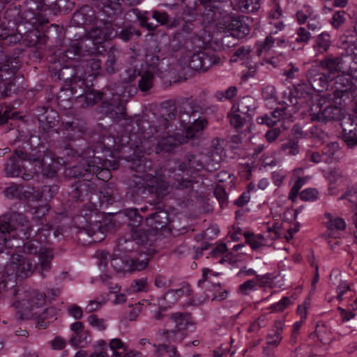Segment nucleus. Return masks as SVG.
<instances>
[{
    "instance_id": "a18cd8bd",
    "label": "nucleus",
    "mask_w": 357,
    "mask_h": 357,
    "mask_svg": "<svg viewBox=\"0 0 357 357\" xmlns=\"http://www.w3.org/2000/svg\"><path fill=\"white\" fill-rule=\"evenodd\" d=\"M347 13L344 10H338L333 13L331 24L334 29H339L341 26H342L347 19H346Z\"/></svg>"
},
{
    "instance_id": "49530a36",
    "label": "nucleus",
    "mask_w": 357,
    "mask_h": 357,
    "mask_svg": "<svg viewBox=\"0 0 357 357\" xmlns=\"http://www.w3.org/2000/svg\"><path fill=\"white\" fill-rule=\"evenodd\" d=\"M299 197L304 202H313L318 199L319 192L316 188H306L299 193Z\"/></svg>"
},
{
    "instance_id": "6e6552de",
    "label": "nucleus",
    "mask_w": 357,
    "mask_h": 357,
    "mask_svg": "<svg viewBox=\"0 0 357 357\" xmlns=\"http://www.w3.org/2000/svg\"><path fill=\"white\" fill-rule=\"evenodd\" d=\"M157 125L153 126L155 138L158 140L156 153L161 151L169 152L178 145L188 141L187 137L167 131L169 126V121L162 116L157 120Z\"/></svg>"
},
{
    "instance_id": "7c9ffc66",
    "label": "nucleus",
    "mask_w": 357,
    "mask_h": 357,
    "mask_svg": "<svg viewBox=\"0 0 357 357\" xmlns=\"http://www.w3.org/2000/svg\"><path fill=\"white\" fill-rule=\"evenodd\" d=\"M331 45L330 35L326 32H323L315 38L313 49L317 53L324 54L328 50Z\"/></svg>"
},
{
    "instance_id": "ddd939ff",
    "label": "nucleus",
    "mask_w": 357,
    "mask_h": 357,
    "mask_svg": "<svg viewBox=\"0 0 357 357\" xmlns=\"http://www.w3.org/2000/svg\"><path fill=\"white\" fill-rule=\"evenodd\" d=\"M220 63V58L204 52L193 54L188 59V66L195 71L206 72L211 67Z\"/></svg>"
},
{
    "instance_id": "603ef678",
    "label": "nucleus",
    "mask_w": 357,
    "mask_h": 357,
    "mask_svg": "<svg viewBox=\"0 0 357 357\" xmlns=\"http://www.w3.org/2000/svg\"><path fill=\"white\" fill-rule=\"evenodd\" d=\"M315 333L321 343L328 344L331 341L330 333L324 325L317 326Z\"/></svg>"
},
{
    "instance_id": "393cba45",
    "label": "nucleus",
    "mask_w": 357,
    "mask_h": 357,
    "mask_svg": "<svg viewBox=\"0 0 357 357\" xmlns=\"http://www.w3.org/2000/svg\"><path fill=\"white\" fill-rule=\"evenodd\" d=\"M324 216L327 220L326 225L330 232L329 235L335 236L337 232L345 229L346 222L342 218L333 216L330 213H326Z\"/></svg>"
},
{
    "instance_id": "c85d7f7f",
    "label": "nucleus",
    "mask_w": 357,
    "mask_h": 357,
    "mask_svg": "<svg viewBox=\"0 0 357 357\" xmlns=\"http://www.w3.org/2000/svg\"><path fill=\"white\" fill-rule=\"evenodd\" d=\"M44 113H39L38 120L44 124L47 128H51L56 126L59 122V115L56 111L52 109L43 108Z\"/></svg>"
},
{
    "instance_id": "69168bd1",
    "label": "nucleus",
    "mask_w": 357,
    "mask_h": 357,
    "mask_svg": "<svg viewBox=\"0 0 357 357\" xmlns=\"http://www.w3.org/2000/svg\"><path fill=\"white\" fill-rule=\"evenodd\" d=\"M286 177L287 172L282 169L274 171L271 174L273 182L277 186H280Z\"/></svg>"
},
{
    "instance_id": "dca6fc26",
    "label": "nucleus",
    "mask_w": 357,
    "mask_h": 357,
    "mask_svg": "<svg viewBox=\"0 0 357 357\" xmlns=\"http://www.w3.org/2000/svg\"><path fill=\"white\" fill-rule=\"evenodd\" d=\"M307 78L309 84L317 91H322L332 80V77L327 73L321 72L317 67H312L308 70Z\"/></svg>"
},
{
    "instance_id": "6ab92c4d",
    "label": "nucleus",
    "mask_w": 357,
    "mask_h": 357,
    "mask_svg": "<svg viewBox=\"0 0 357 357\" xmlns=\"http://www.w3.org/2000/svg\"><path fill=\"white\" fill-rule=\"evenodd\" d=\"M353 123L350 116H344L340 123L343 139L350 147L357 145V124Z\"/></svg>"
},
{
    "instance_id": "aec40b11",
    "label": "nucleus",
    "mask_w": 357,
    "mask_h": 357,
    "mask_svg": "<svg viewBox=\"0 0 357 357\" xmlns=\"http://www.w3.org/2000/svg\"><path fill=\"white\" fill-rule=\"evenodd\" d=\"M121 262L120 259H112V264L114 266L115 268L118 271H142L144 269L148 264V261L145 260H139L138 259H132V258H126L123 262V265L121 266L119 263Z\"/></svg>"
},
{
    "instance_id": "4468645a",
    "label": "nucleus",
    "mask_w": 357,
    "mask_h": 357,
    "mask_svg": "<svg viewBox=\"0 0 357 357\" xmlns=\"http://www.w3.org/2000/svg\"><path fill=\"white\" fill-rule=\"evenodd\" d=\"M88 37L93 40L94 43H102L111 40L116 33L111 23L108 22H99L98 24L90 29L87 33Z\"/></svg>"
},
{
    "instance_id": "338daca9",
    "label": "nucleus",
    "mask_w": 357,
    "mask_h": 357,
    "mask_svg": "<svg viewBox=\"0 0 357 357\" xmlns=\"http://www.w3.org/2000/svg\"><path fill=\"white\" fill-rule=\"evenodd\" d=\"M340 146L337 142H331L326 145L323 149V155H326L329 158H332L338 151Z\"/></svg>"
},
{
    "instance_id": "79ce46f5",
    "label": "nucleus",
    "mask_w": 357,
    "mask_h": 357,
    "mask_svg": "<svg viewBox=\"0 0 357 357\" xmlns=\"http://www.w3.org/2000/svg\"><path fill=\"white\" fill-rule=\"evenodd\" d=\"M87 321L91 326L98 331H105L107 327L106 320L102 318H99L96 314L89 316Z\"/></svg>"
},
{
    "instance_id": "b1692460",
    "label": "nucleus",
    "mask_w": 357,
    "mask_h": 357,
    "mask_svg": "<svg viewBox=\"0 0 357 357\" xmlns=\"http://www.w3.org/2000/svg\"><path fill=\"white\" fill-rule=\"evenodd\" d=\"M44 4V0H26L24 6L27 12L24 13L25 23L34 24L36 13L43 9Z\"/></svg>"
},
{
    "instance_id": "e433bc0d",
    "label": "nucleus",
    "mask_w": 357,
    "mask_h": 357,
    "mask_svg": "<svg viewBox=\"0 0 357 357\" xmlns=\"http://www.w3.org/2000/svg\"><path fill=\"white\" fill-rule=\"evenodd\" d=\"M315 14L312 8L310 6H304L301 9L297 11L296 14V20L300 24H303L310 20Z\"/></svg>"
},
{
    "instance_id": "2eb2a0df",
    "label": "nucleus",
    "mask_w": 357,
    "mask_h": 357,
    "mask_svg": "<svg viewBox=\"0 0 357 357\" xmlns=\"http://www.w3.org/2000/svg\"><path fill=\"white\" fill-rule=\"evenodd\" d=\"M161 70L157 65H149L145 70L139 73L138 88L142 92H147L153 87L155 76H160Z\"/></svg>"
},
{
    "instance_id": "864d4df0",
    "label": "nucleus",
    "mask_w": 357,
    "mask_h": 357,
    "mask_svg": "<svg viewBox=\"0 0 357 357\" xmlns=\"http://www.w3.org/2000/svg\"><path fill=\"white\" fill-rule=\"evenodd\" d=\"M82 46L73 45L69 49L66 50L63 53V59H75L77 57L81 56Z\"/></svg>"
},
{
    "instance_id": "cd10ccee",
    "label": "nucleus",
    "mask_w": 357,
    "mask_h": 357,
    "mask_svg": "<svg viewBox=\"0 0 357 357\" xmlns=\"http://www.w3.org/2000/svg\"><path fill=\"white\" fill-rule=\"evenodd\" d=\"M146 221L150 226L155 229H161L168 223V213L165 210H159L157 212L151 213L150 216L146 218Z\"/></svg>"
},
{
    "instance_id": "5fc2aeb1",
    "label": "nucleus",
    "mask_w": 357,
    "mask_h": 357,
    "mask_svg": "<svg viewBox=\"0 0 357 357\" xmlns=\"http://www.w3.org/2000/svg\"><path fill=\"white\" fill-rule=\"evenodd\" d=\"M2 8V5L0 3V10ZM22 39L21 34L12 35L8 33L7 29H3L0 24V40H9L10 42L17 43Z\"/></svg>"
},
{
    "instance_id": "e2e57ef3",
    "label": "nucleus",
    "mask_w": 357,
    "mask_h": 357,
    "mask_svg": "<svg viewBox=\"0 0 357 357\" xmlns=\"http://www.w3.org/2000/svg\"><path fill=\"white\" fill-rule=\"evenodd\" d=\"M61 149H62V154L63 156L79 159V156L82 155V153H79L77 151L74 150L69 143L66 144L64 142L63 144L61 146Z\"/></svg>"
},
{
    "instance_id": "0e129e2a",
    "label": "nucleus",
    "mask_w": 357,
    "mask_h": 357,
    "mask_svg": "<svg viewBox=\"0 0 357 357\" xmlns=\"http://www.w3.org/2000/svg\"><path fill=\"white\" fill-rule=\"evenodd\" d=\"M251 52L250 47H241L236 50L234 55L232 56V61H236L238 59H243L248 56L250 53Z\"/></svg>"
},
{
    "instance_id": "de8ad7c7",
    "label": "nucleus",
    "mask_w": 357,
    "mask_h": 357,
    "mask_svg": "<svg viewBox=\"0 0 357 357\" xmlns=\"http://www.w3.org/2000/svg\"><path fill=\"white\" fill-rule=\"evenodd\" d=\"M174 290H169L162 296V301L160 305L165 308L171 307L178 301V296L175 295Z\"/></svg>"
},
{
    "instance_id": "c756f323",
    "label": "nucleus",
    "mask_w": 357,
    "mask_h": 357,
    "mask_svg": "<svg viewBox=\"0 0 357 357\" xmlns=\"http://www.w3.org/2000/svg\"><path fill=\"white\" fill-rule=\"evenodd\" d=\"M65 130L68 132L67 137L70 140H75L82 136L85 132V127L83 123L79 121L66 122L63 123Z\"/></svg>"
},
{
    "instance_id": "bb28decb",
    "label": "nucleus",
    "mask_w": 357,
    "mask_h": 357,
    "mask_svg": "<svg viewBox=\"0 0 357 357\" xmlns=\"http://www.w3.org/2000/svg\"><path fill=\"white\" fill-rule=\"evenodd\" d=\"M227 28L233 31L232 36L237 38H243L250 33L249 26L237 18L231 19Z\"/></svg>"
},
{
    "instance_id": "ea45409f",
    "label": "nucleus",
    "mask_w": 357,
    "mask_h": 357,
    "mask_svg": "<svg viewBox=\"0 0 357 357\" xmlns=\"http://www.w3.org/2000/svg\"><path fill=\"white\" fill-rule=\"evenodd\" d=\"M22 190L23 187L22 185L12 183L10 185H9L8 188L5 189L4 195L10 199H22L23 195Z\"/></svg>"
},
{
    "instance_id": "f3484780",
    "label": "nucleus",
    "mask_w": 357,
    "mask_h": 357,
    "mask_svg": "<svg viewBox=\"0 0 357 357\" xmlns=\"http://www.w3.org/2000/svg\"><path fill=\"white\" fill-rule=\"evenodd\" d=\"M243 235L246 243H248L253 250H257L268 245V238H270L271 241H273L279 237L278 232H273L271 228L268 229V234L266 236L262 234H255L251 232H245Z\"/></svg>"
},
{
    "instance_id": "7ed1b4c3",
    "label": "nucleus",
    "mask_w": 357,
    "mask_h": 357,
    "mask_svg": "<svg viewBox=\"0 0 357 357\" xmlns=\"http://www.w3.org/2000/svg\"><path fill=\"white\" fill-rule=\"evenodd\" d=\"M24 162L34 165L36 172L41 169L42 173L47 177H53L56 174L54 167L50 165L49 169L45 167L44 159L41 155L29 154L22 150H15L10 157L4 167L5 174L10 177H18L22 175L24 180H30L33 176L32 174L23 172L26 169Z\"/></svg>"
},
{
    "instance_id": "5701e85b",
    "label": "nucleus",
    "mask_w": 357,
    "mask_h": 357,
    "mask_svg": "<svg viewBox=\"0 0 357 357\" xmlns=\"http://www.w3.org/2000/svg\"><path fill=\"white\" fill-rule=\"evenodd\" d=\"M284 326V322L282 321L278 320L275 322L274 328L271 330L266 337L267 346L271 348L278 347L282 340Z\"/></svg>"
},
{
    "instance_id": "39448f33",
    "label": "nucleus",
    "mask_w": 357,
    "mask_h": 357,
    "mask_svg": "<svg viewBox=\"0 0 357 357\" xmlns=\"http://www.w3.org/2000/svg\"><path fill=\"white\" fill-rule=\"evenodd\" d=\"M13 230L22 234V238H29L32 231L30 222L22 213L10 212L0 218V252L8 245L10 241V232Z\"/></svg>"
},
{
    "instance_id": "3c124183",
    "label": "nucleus",
    "mask_w": 357,
    "mask_h": 357,
    "mask_svg": "<svg viewBox=\"0 0 357 357\" xmlns=\"http://www.w3.org/2000/svg\"><path fill=\"white\" fill-rule=\"evenodd\" d=\"M15 112L8 106L0 105V124L6 123L9 119H15Z\"/></svg>"
},
{
    "instance_id": "c9c22d12",
    "label": "nucleus",
    "mask_w": 357,
    "mask_h": 357,
    "mask_svg": "<svg viewBox=\"0 0 357 357\" xmlns=\"http://www.w3.org/2000/svg\"><path fill=\"white\" fill-rule=\"evenodd\" d=\"M238 8L243 13H252L259 10L260 5L259 0H238Z\"/></svg>"
},
{
    "instance_id": "680f3d73",
    "label": "nucleus",
    "mask_w": 357,
    "mask_h": 357,
    "mask_svg": "<svg viewBox=\"0 0 357 357\" xmlns=\"http://www.w3.org/2000/svg\"><path fill=\"white\" fill-rule=\"evenodd\" d=\"M312 89L311 85L306 83H300L295 87L296 96L299 98H305L310 94Z\"/></svg>"
},
{
    "instance_id": "20e7f679",
    "label": "nucleus",
    "mask_w": 357,
    "mask_h": 357,
    "mask_svg": "<svg viewBox=\"0 0 357 357\" xmlns=\"http://www.w3.org/2000/svg\"><path fill=\"white\" fill-rule=\"evenodd\" d=\"M87 149L82 152V155L79 156V160L77 165L68 168L66 174L71 177H83L84 181H79L77 183L73 185V189L70 193L72 199L75 201H84L85 198L88 197L89 195H92L95 192V188L93 183H90L91 172H86L84 169H87V160H91L92 158H87L83 160L86 156V151Z\"/></svg>"
},
{
    "instance_id": "2f4dec72",
    "label": "nucleus",
    "mask_w": 357,
    "mask_h": 357,
    "mask_svg": "<svg viewBox=\"0 0 357 357\" xmlns=\"http://www.w3.org/2000/svg\"><path fill=\"white\" fill-rule=\"evenodd\" d=\"M273 42V34H268L264 41L257 43L255 45L257 54L258 56H271V52H275L273 50L274 48Z\"/></svg>"
},
{
    "instance_id": "c03bdc74",
    "label": "nucleus",
    "mask_w": 357,
    "mask_h": 357,
    "mask_svg": "<svg viewBox=\"0 0 357 357\" xmlns=\"http://www.w3.org/2000/svg\"><path fill=\"white\" fill-rule=\"evenodd\" d=\"M292 303L289 297L284 296L280 301L271 305L269 310L271 312H280L292 305Z\"/></svg>"
},
{
    "instance_id": "9b49d317",
    "label": "nucleus",
    "mask_w": 357,
    "mask_h": 357,
    "mask_svg": "<svg viewBox=\"0 0 357 357\" xmlns=\"http://www.w3.org/2000/svg\"><path fill=\"white\" fill-rule=\"evenodd\" d=\"M312 121L327 123L333 121H341L344 116L342 109L333 104H325L319 100L311 106L310 113Z\"/></svg>"
},
{
    "instance_id": "a878e982",
    "label": "nucleus",
    "mask_w": 357,
    "mask_h": 357,
    "mask_svg": "<svg viewBox=\"0 0 357 357\" xmlns=\"http://www.w3.org/2000/svg\"><path fill=\"white\" fill-rule=\"evenodd\" d=\"M356 83L357 79H354L350 74L342 72V75L337 76L336 89L341 92L351 91L355 89Z\"/></svg>"
},
{
    "instance_id": "a211bd4d",
    "label": "nucleus",
    "mask_w": 357,
    "mask_h": 357,
    "mask_svg": "<svg viewBox=\"0 0 357 357\" xmlns=\"http://www.w3.org/2000/svg\"><path fill=\"white\" fill-rule=\"evenodd\" d=\"M343 59L340 56L328 55L319 62L318 66L327 71L332 79L342 73Z\"/></svg>"
},
{
    "instance_id": "f257e3e1",
    "label": "nucleus",
    "mask_w": 357,
    "mask_h": 357,
    "mask_svg": "<svg viewBox=\"0 0 357 357\" xmlns=\"http://www.w3.org/2000/svg\"><path fill=\"white\" fill-rule=\"evenodd\" d=\"M22 255L15 254L12 256V263L7 265L14 271L15 269L22 277H27L36 269L37 263L31 257L38 255L39 264L42 271H49L53 259L52 250L41 248L37 241H30L24 244Z\"/></svg>"
},
{
    "instance_id": "09e8293b",
    "label": "nucleus",
    "mask_w": 357,
    "mask_h": 357,
    "mask_svg": "<svg viewBox=\"0 0 357 357\" xmlns=\"http://www.w3.org/2000/svg\"><path fill=\"white\" fill-rule=\"evenodd\" d=\"M281 150L286 154L295 155L299 152L298 145L294 140H289L281 145Z\"/></svg>"
},
{
    "instance_id": "0eeeda50",
    "label": "nucleus",
    "mask_w": 357,
    "mask_h": 357,
    "mask_svg": "<svg viewBox=\"0 0 357 357\" xmlns=\"http://www.w3.org/2000/svg\"><path fill=\"white\" fill-rule=\"evenodd\" d=\"M192 324L191 314L188 312H174L170 314L166 322L167 328L162 330V334L169 342H181L186 336V331Z\"/></svg>"
},
{
    "instance_id": "774afa93",
    "label": "nucleus",
    "mask_w": 357,
    "mask_h": 357,
    "mask_svg": "<svg viewBox=\"0 0 357 357\" xmlns=\"http://www.w3.org/2000/svg\"><path fill=\"white\" fill-rule=\"evenodd\" d=\"M131 287L135 292L147 291V279L141 278L135 280L132 282Z\"/></svg>"
},
{
    "instance_id": "bf43d9fd",
    "label": "nucleus",
    "mask_w": 357,
    "mask_h": 357,
    "mask_svg": "<svg viewBox=\"0 0 357 357\" xmlns=\"http://www.w3.org/2000/svg\"><path fill=\"white\" fill-rule=\"evenodd\" d=\"M307 27L309 31L317 32L321 30L322 25L318 14L315 13L314 16L307 21Z\"/></svg>"
},
{
    "instance_id": "412c9836",
    "label": "nucleus",
    "mask_w": 357,
    "mask_h": 357,
    "mask_svg": "<svg viewBox=\"0 0 357 357\" xmlns=\"http://www.w3.org/2000/svg\"><path fill=\"white\" fill-rule=\"evenodd\" d=\"M190 115L188 123L191 124L188 126L186 130L188 137H192L196 132L203 130L208 125V121L203 118H196V114L201 112V107L197 106L196 107H191Z\"/></svg>"
},
{
    "instance_id": "72a5a7b5",
    "label": "nucleus",
    "mask_w": 357,
    "mask_h": 357,
    "mask_svg": "<svg viewBox=\"0 0 357 357\" xmlns=\"http://www.w3.org/2000/svg\"><path fill=\"white\" fill-rule=\"evenodd\" d=\"M104 7L111 8L114 13L121 12L126 6L132 5L131 0H101Z\"/></svg>"
},
{
    "instance_id": "8fccbe9b",
    "label": "nucleus",
    "mask_w": 357,
    "mask_h": 357,
    "mask_svg": "<svg viewBox=\"0 0 357 357\" xmlns=\"http://www.w3.org/2000/svg\"><path fill=\"white\" fill-rule=\"evenodd\" d=\"M139 75V72L133 68L126 70L121 75V80L123 83L129 84L135 80Z\"/></svg>"
},
{
    "instance_id": "9d476101",
    "label": "nucleus",
    "mask_w": 357,
    "mask_h": 357,
    "mask_svg": "<svg viewBox=\"0 0 357 357\" xmlns=\"http://www.w3.org/2000/svg\"><path fill=\"white\" fill-rule=\"evenodd\" d=\"M91 158H92L91 160H87L86 165L88 168L84 169L86 172H91V178L93 174H96L98 179L103 181H108L112 177L108 167H110L113 169L118 168L116 162L108 165V163H110L109 161H103L100 157H96L95 155V151L91 148H88L86 151V156L83 158V160Z\"/></svg>"
},
{
    "instance_id": "473e14b6",
    "label": "nucleus",
    "mask_w": 357,
    "mask_h": 357,
    "mask_svg": "<svg viewBox=\"0 0 357 357\" xmlns=\"http://www.w3.org/2000/svg\"><path fill=\"white\" fill-rule=\"evenodd\" d=\"M230 119V124L236 130L242 128L246 121L250 120V116H244L237 112H234L233 109L228 114Z\"/></svg>"
},
{
    "instance_id": "4d7b16f0",
    "label": "nucleus",
    "mask_w": 357,
    "mask_h": 357,
    "mask_svg": "<svg viewBox=\"0 0 357 357\" xmlns=\"http://www.w3.org/2000/svg\"><path fill=\"white\" fill-rule=\"evenodd\" d=\"M257 282L254 280H247L238 287V292L243 295H248L255 290Z\"/></svg>"
},
{
    "instance_id": "6e6d98bb",
    "label": "nucleus",
    "mask_w": 357,
    "mask_h": 357,
    "mask_svg": "<svg viewBox=\"0 0 357 357\" xmlns=\"http://www.w3.org/2000/svg\"><path fill=\"white\" fill-rule=\"evenodd\" d=\"M134 34H136L139 36H140V32L137 30H135L132 26H128L123 29L118 34V36L119 38L124 41H128L132 38Z\"/></svg>"
},
{
    "instance_id": "a19ab883",
    "label": "nucleus",
    "mask_w": 357,
    "mask_h": 357,
    "mask_svg": "<svg viewBox=\"0 0 357 357\" xmlns=\"http://www.w3.org/2000/svg\"><path fill=\"white\" fill-rule=\"evenodd\" d=\"M307 181L306 177H298L297 180L296 181L294 185L290 189L288 198L289 200L292 202H295L298 195L299 193V191L302 186L304 185V183Z\"/></svg>"
},
{
    "instance_id": "f704fd0d",
    "label": "nucleus",
    "mask_w": 357,
    "mask_h": 357,
    "mask_svg": "<svg viewBox=\"0 0 357 357\" xmlns=\"http://www.w3.org/2000/svg\"><path fill=\"white\" fill-rule=\"evenodd\" d=\"M252 100L250 98L244 97L241 98L237 104L233 105L231 109L242 115L250 116L249 112L252 109Z\"/></svg>"
},
{
    "instance_id": "f8f14e48",
    "label": "nucleus",
    "mask_w": 357,
    "mask_h": 357,
    "mask_svg": "<svg viewBox=\"0 0 357 357\" xmlns=\"http://www.w3.org/2000/svg\"><path fill=\"white\" fill-rule=\"evenodd\" d=\"M15 296L18 299L13 303L15 308L32 310L45 303V294L38 291H23L18 289Z\"/></svg>"
},
{
    "instance_id": "052dcab7",
    "label": "nucleus",
    "mask_w": 357,
    "mask_h": 357,
    "mask_svg": "<svg viewBox=\"0 0 357 357\" xmlns=\"http://www.w3.org/2000/svg\"><path fill=\"white\" fill-rule=\"evenodd\" d=\"M116 57L114 53H109L105 62V70L109 74H114L117 70L116 67Z\"/></svg>"
},
{
    "instance_id": "423d86ee",
    "label": "nucleus",
    "mask_w": 357,
    "mask_h": 357,
    "mask_svg": "<svg viewBox=\"0 0 357 357\" xmlns=\"http://www.w3.org/2000/svg\"><path fill=\"white\" fill-rule=\"evenodd\" d=\"M102 62L99 59H91L87 61L86 67L90 69L88 76H97L100 74ZM57 78L64 80L66 85L72 86L74 84L81 83V87L84 84L87 73L84 70V66H77L75 69H70L67 66L62 68L58 73H54Z\"/></svg>"
},
{
    "instance_id": "4be33fe9",
    "label": "nucleus",
    "mask_w": 357,
    "mask_h": 357,
    "mask_svg": "<svg viewBox=\"0 0 357 357\" xmlns=\"http://www.w3.org/2000/svg\"><path fill=\"white\" fill-rule=\"evenodd\" d=\"M96 20L95 12L90 6L86 5L74 13L72 23L75 26H83L92 23Z\"/></svg>"
},
{
    "instance_id": "4c0bfd02",
    "label": "nucleus",
    "mask_w": 357,
    "mask_h": 357,
    "mask_svg": "<svg viewBox=\"0 0 357 357\" xmlns=\"http://www.w3.org/2000/svg\"><path fill=\"white\" fill-rule=\"evenodd\" d=\"M107 344L103 340H98L94 346V351L89 355V357H109L107 352Z\"/></svg>"
},
{
    "instance_id": "13d9d810",
    "label": "nucleus",
    "mask_w": 357,
    "mask_h": 357,
    "mask_svg": "<svg viewBox=\"0 0 357 357\" xmlns=\"http://www.w3.org/2000/svg\"><path fill=\"white\" fill-rule=\"evenodd\" d=\"M112 108L109 111V116L111 118L114 119H121L124 118L125 116V107L121 104L119 103L116 106L111 105Z\"/></svg>"
},
{
    "instance_id": "37998d69",
    "label": "nucleus",
    "mask_w": 357,
    "mask_h": 357,
    "mask_svg": "<svg viewBox=\"0 0 357 357\" xmlns=\"http://www.w3.org/2000/svg\"><path fill=\"white\" fill-rule=\"evenodd\" d=\"M268 320L266 316L261 315L250 323L248 329L249 333H257L261 328L268 325Z\"/></svg>"
},
{
    "instance_id": "58836bf2",
    "label": "nucleus",
    "mask_w": 357,
    "mask_h": 357,
    "mask_svg": "<svg viewBox=\"0 0 357 357\" xmlns=\"http://www.w3.org/2000/svg\"><path fill=\"white\" fill-rule=\"evenodd\" d=\"M296 35L295 42L303 45L307 44L312 38L311 33L303 26H301L296 29Z\"/></svg>"
},
{
    "instance_id": "f03ea898",
    "label": "nucleus",
    "mask_w": 357,
    "mask_h": 357,
    "mask_svg": "<svg viewBox=\"0 0 357 357\" xmlns=\"http://www.w3.org/2000/svg\"><path fill=\"white\" fill-rule=\"evenodd\" d=\"M152 161L144 155H138L132 160L130 168L140 174L134 175L131 184L135 192L144 194L148 192L160 195L167 190L168 184L162 176H153L148 173L152 170Z\"/></svg>"
},
{
    "instance_id": "1a4fd4ad",
    "label": "nucleus",
    "mask_w": 357,
    "mask_h": 357,
    "mask_svg": "<svg viewBox=\"0 0 357 357\" xmlns=\"http://www.w3.org/2000/svg\"><path fill=\"white\" fill-rule=\"evenodd\" d=\"M220 156L211 153L208 157L188 154L185 161L180 165L181 170H189L191 172L206 168L208 171L216 170L219 167Z\"/></svg>"
}]
</instances>
